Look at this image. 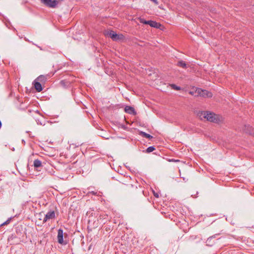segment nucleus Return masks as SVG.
<instances>
[{
    "label": "nucleus",
    "instance_id": "nucleus-1",
    "mask_svg": "<svg viewBox=\"0 0 254 254\" xmlns=\"http://www.w3.org/2000/svg\"><path fill=\"white\" fill-rule=\"evenodd\" d=\"M197 116L201 120H206V121L213 123H219L222 121V117L208 111L199 112L197 114Z\"/></svg>",
    "mask_w": 254,
    "mask_h": 254
},
{
    "label": "nucleus",
    "instance_id": "nucleus-2",
    "mask_svg": "<svg viewBox=\"0 0 254 254\" xmlns=\"http://www.w3.org/2000/svg\"><path fill=\"white\" fill-rule=\"evenodd\" d=\"M106 35L109 36L113 41H119L124 39L123 34H117L113 31H110L106 32Z\"/></svg>",
    "mask_w": 254,
    "mask_h": 254
},
{
    "label": "nucleus",
    "instance_id": "nucleus-3",
    "mask_svg": "<svg viewBox=\"0 0 254 254\" xmlns=\"http://www.w3.org/2000/svg\"><path fill=\"white\" fill-rule=\"evenodd\" d=\"M197 94V96H200L203 97H211L212 94L211 92L206 90H202L201 88H197L195 92Z\"/></svg>",
    "mask_w": 254,
    "mask_h": 254
},
{
    "label": "nucleus",
    "instance_id": "nucleus-4",
    "mask_svg": "<svg viewBox=\"0 0 254 254\" xmlns=\"http://www.w3.org/2000/svg\"><path fill=\"white\" fill-rule=\"evenodd\" d=\"M41 1L46 6L52 8H55L58 3L56 0H41Z\"/></svg>",
    "mask_w": 254,
    "mask_h": 254
},
{
    "label": "nucleus",
    "instance_id": "nucleus-5",
    "mask_svg": "<svg viewBox=\"0 0 254 254\" xmlns=\"http://www.w3.org/2000/svg\"><path fill=\"white\" fill-rule=\"evenodd\" d=\"M56 217L55 212L54 211H50L47 213V214L45 215L42 224L45 223L47 221L54 219Z\"/></svg>",
    "mask_w": 254,
    "mask_h": 254
},
{
    "label": "nucleus",
    "instance_id": "nucleus-6",
    "mask_svg": "<svg viewBox=\"0 0 254 254\" xmlns=\"http://www.w3.org/2000/svg\"><path fill=\"white\" fill-rule=\"evenodd\" d=\"M33 84L37 92H41L43 90L42 83L36 79L34 80L33 82Z\"/></svg>",
    "mask_w": 254,
    "mask_h": 254
},
{
    "label": "nucleus",
    "instance_id": "nucleus-7",
    "mask_svg": "<svg viewBox=\"0 0 254 254\" xmlns=\"http://www.w3.org/2000/svg\"><path fill=\"white\" fill-rule=\"evenodd\" d=\"M125 111L129 114L135 115L136 114V112L135 111L134 109L129 106H126L125 108Z\"/></svg>",
    "mask_w": 254,
    "mask_h": 254
},
{
    "label": "nucleus",
    "instance_id": "nucleus-8",
    "mask_svg": "<svg viewBox=\"0 0 254 254\" xmlns=\"http://www.w3.org/2000/svg\"><path fill=\"white\" fill-rule=\"evenodd\" d=\"M58 242L61 244H63L64 243L63 230L61 229H60L58 230Z\"/></svg>",
    "mask_w": 254,
    "mask_h": 254
},
{
    "label": "nucleus",
    "instance_id": "nucleus-9",
    "mask_svg": "<svg viewBox=\"0 0 254 254\" xmlns=\"http://www.w3.org/2000/svg\"><path fill=\"white\" fill-rule=\"evenodd\" d=\"M36 79L41 83H44L47 80V76L41 75L39 76Z\"/></svg>",
    "mask_w": 254,
    "mask_h": 254
},
{
    "label": "nucleus",
    "instance_id": "nucleus-10",
    "mask_svg": "<svg viewBox=\"0 0 254 254\" xmlns=\"http://www.w3.org/2000/svg\"><path fill=\"white\" fill-rule=\"evenodd\" d=\"M147 23L148 25L154 28H159V26L160 25V24L157 22L152 20H148Z\"/></svg>",
    "mask_w": 254,
    "mask_h": 254
},
{
    "label": "nucleus",
    "instance_id": "nucleus-11",
    "mask_svg": "<svg viewBox=\"0 0 254 254\" xmlns=\"http://www.w3.org/2000/svg\"><path fill=\"white\" fill-rule=\"evenodd\" d=\"M139 134L143 137H145L149 139H151L153 138V136L152 135L142 131H139Z\"/></svg>",
    "mask_w": 254,
    "mask_h": 254
},
{
    "label": "nucleus",
    "instance_id": "nucleus-12",
    "mask_svg": "<svg viewBox=\"0 0 254 254\" xmlns=\"http://www.w3.org/2000/svg\"><path fill=\"white\" fill-rule=\"evenodd\" d=\"M177 65L178 66L181 67L183 68H186L187 67V65L186 64L185 62L182 60L179 61Z\"/></svg>",
    "mask_w": 254,
    "mask_h": 254
},
{
    "label": "nucleus",
    "instance_id": "nucleus-13",
    "mask_svg": "<svg viewBox=\"0 0 254 254\" xmlns=\"http://www.w3.org/2000/svg\"><path fill=\"white\" fill-rule=\"evenodd\" d=\"M33 165L35 168H39L42 166V163L41 161L38 159H36L34 161Z\"/></svg>",
    "mask_w": 254,
    "mask_h": 254
},
{
    "label": "nucleus",
    "instance_id": "nucleus-14",
    "mask_svg": "<svg viewBox=\"0 0 254 254\" xmlns=\"http://www.w3.org/2000/svg\"><path fill=\"white\" fill-rule=\"evenodd\" d=\"M170 86L173 89L176 90H180L181 89V88L180 86H178L174 84H172L170 85Z\"/></svg>",
    "mask_w": 254,
    "mask_h": 254
},
{
    "label": "nucleus",
    "instance_id": "nucleus-15",
    "mask_svg": "<svg viewBox=\"0 0 254 254\" xmlns=\"http://www.w3.org/2000/svg\"><path fill=\"white\" fill-rule=\"evenodd\" d=\"M155 149V148L154 146H149L146 150V153H150V152L153 151Z\"/></svg>",
    "mask_w": 254,
    "mask_h": 254
},
{
    "label": "nucleus",
    "instance_id": "nucleus-16",
    "mask_svg": "<svg viewBox=\"0 0 254 254\" xmlns=\"http://www.w3.org/2000/svg\"><path fill=\"white\" fill-rule=\"evenodd\" d=\"M11 218H9V219H8L5 222H4L2 224H1V226H3L4 225L9 224L11 220Z\"/></svg>",
    "mask_w": 254,
    "mask_h": 254
},
{
    "label": "nucleus",
    "instance_id": "nucleus-17",
    "mask_svg": "<svg viewBox=\"0 0 254 254\" xmlns=\"http://www.w3.org/2000/svg\"><path fill=\"white\" fill-rule=\"evenodd\" d=\"M139 21L140 23H143V24H147V21L144 20L143 18H139Z\"/></svg>",
    "mask_w": 254,
    "mask_h": 254
},
{
    "label": "nucleus",
    "instance_id": "nucleus-18",
    "mask_svg": "<svg viewBox=\"0 0 254 254\" xmlns=\"http://www.w3.org/2000/svg\"><path fill=\"white\" fill-rule=\"evenodd\" d=\"M88 193H91L93 195H97V192L94 191H89Z\"/></svg>",
    "mask_w": 254,
    "mask_h": 254
},
{
    "label": "nucleus",
    "instance_id": "nucleus-19",
    "mask_svg": "<svg viewBox=\"0 0 254 254\" xmlns=\"http://www.w3.org/2000/svg\"><path fill=\"white\" fill-rule=\"evenodd\" d=\"M36 223L37 224V225L38 226L41 225V223L39 222L38 221H36Z\"/></svg>",
    "mask_w": 254,
    "mask_h": 254
},
{
    "label": "nucleus",
    "instance_id": "nucleus-20",
    "mask_svg": "<svg viewBox=\"0 0 254 254\" xmlns=\"http://www.w3.org/2000/svg\"><path fill=\"white\" fill-rule=\"evenodd\" d=\"M189 93H190V94H191V95H193V94H194V93H193V91H190V92H189Z\"/></svg>",
    "mask_w": 254,
    "mask_h": 254
},
{
    "label": "nucleus",
    "instance_id": "nucleus-21",
    "mask_svg": "<svg viewBox=\"0 0 254 254\" xmlns=\"http://www.w3.org/2000/svg\"><path fill=\"white\" fill-rule=\"evenodd\" d=\"M154 196L156 197H159V195L158 194H154Z\"/></svg>",
    "mask_w": 254,
    "mask_h": 254
},
{
    "label": "nucleus",
    "instance_id": "nucleus-22",
    "mask_svg": "<svg viewBox=\"0 0 254 254\" xmlns=\"http://www.w3.org/2000/svg\"><path fill=\"white\" fill-rule=\"evenodd\" d=\"M1 125H2V124H1V121H0V129L1 128Z\"/></svg>",
    "mask_w": 254,
    "mask_h": 254
},
{
    "label": "nucleus",
    "instance_id": "nucleus-23",
    "mask_svg": "<svg viewBox=\"0 0 254 254\" xmlns=\"http://www.w3.org/2000/svg\"><path fill=\"white\" fill-rule=\"evenodd\" d=\"M212 237H210L209 238H208L207 239V241H209V240L211 239Z\"/></svg>",
    "mask_w": 254,
    "mask_h": 254
},
{
    "label": "nucleus",
    "instance_id": "nucleus-24",
    "mask_svg": "<svg viewBox=\"0 0 254 254\" xmlns=\"http://www.w3.org/2000/svg\"><path fill=\"white\" fill-rule=\"evenodd\" d=\"M41 214L40 213V214H39L38 216L40 217V216H41Z\"/></svg>",
    "mask_w": 254,
    "mask_h": 254
},
{
    "label": "nucleus",
    "instance_id": "nucleus-25",
    "mask_svg": "<svg viewBox=\"0 0 254 254\" xmlns=\"http://www.w3.org/2000/svg\"><path fill=\"white\" fill-rule=\"evenodd\" d=\"M39 220L41 221V217H40V218H39Z\"/></svg>",
    "mask_w": 254,
    "mask_h": 254
},
{
    "label": "nucleus",
    "instance_id": "nucleus-26",
    "mask_svg": "<svg viewBox=\"0 0 254 254\" xmlns=\"http://www.w3.org/2000/svg\"><path fill=\"white\" fill-rule=\"evenodd\" d=\"M174 161H175V162H178L179 160H174Z\"/></svg>",
    "mask_w": 254,
    "mask_h": 254
},
{
    "label": "nucleus",
    "instance_id": "nucleus-27",
    "mask_svg": "<svg viewBox=\"0 0 254 254\" xmlns=\"http://www.w3.org/2000/svg\"><path fill=\"white\" fill-rule=\"evenodd\" d=\"M249 133L251 134H254L253 132H250Z\"/></svg>",
    "mask_w": 254,
    "mask_h": 254
}]
</instances>
